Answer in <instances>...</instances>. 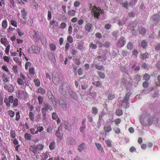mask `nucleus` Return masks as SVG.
Returning a JSON list of instances; mask_svg holds the SVG:
<instances>
[{"instance_id":"f257e3e1","label":"nucleus","mask_w":160,"mask_h":160,"mask_svg":"<svg viewBox=\"0 0 160 160\" xmlns=\"http://www.w3.org/2000/svg\"><path fill=\"white\" fill-rule=\"evenodd\" d=\"M153 119L150 115L142 116L140 119L141 124L144 126H150L153 123Z\"/></svg>"},{"instance_id":"f03ea898","label":"nucleus","mask_w":160,"mask_h":160,"mask_svg":"<svg viewBox=\"0 0 160 160\" xmlns=\"http://www.w3.org/2000/svg\"><path fill=\"white\" fill-rule=\"evenodd\" d=\"M43 107L42 108V121L45 122L46 119L47 112L49 110L51 111L52 110V106L48 103L45 102L43 103Z\"/></svg>"},{"instance_id":"7ed1b4c3","label":"nucleus","mask_w":160,"mask_h":160,"mask_svg":"<svg viewBox=\"0 0 160 160\" xmlns=\"http://www.w3.org/2000/svg\"><path fill=\"white\" fill-rule=\"evenodd\" d=\"M69 86L67 83H62L59 88V90L62 94L69 97V93L70 90L69 89Z\"/></svg>"},{"instance_id":"20e7f679","label":"nucleus","mask_w":160,"mask_h":160,"mask_svg":"<svg viewBox=\"0 0 160 160\" xmlns=\"http://www.w3.org/2000/svg\"><path fill=\"white\" fill-rule=\"evenodd\" d=\"M18 99L15 98L14 99L13 97L12 96H10L8 98H5L4 102L6 103L7 106L9 107L10 106V103L13 102V105L14 107H16L18 104Z\"/></svg>"},{"instance_id":"39448f33","label":"nucleus","mask_w":160,"mask_h":160,"mask_svg":"<svg viewBox=\"0 0 160 160\" xmlns=\"http://www.w3.org/2000/svg\"><path fill=\"white\" fill-rule=\"evenodd\" d=\"M90 9L92 10V12L93 13L94 17L98 18H99L100 14L103 13V10L97 8L96 7H90Z\"/></svg>"},{"instance_id":"423d86ee","label":"nucleus","mask_w":160,"mask_h":160,"mask_svg":"<svg viewBox=\"0 0 160 160\" xmlns=\"http://www.w3.org/2000/svg\"><path fill=\"white\" fill-rule=\"evenodd\" d=\"M17 95L19 98L25 99L27 97V93L22 90H19L17 93Z\"/></svg>"},{"instance_id":"0eeeda50","label":"nucleus","mask_w":160,"mask_h":160,"mask_svg":"<svg viewBox=\"0 0 160 160\" xmlns=\"http://www.w3.org/2000/svg\"><path fill=\"white\" fill-rule=\"evenodd\" d=\"M30 36L34 40H37L39 38L38 33L33 30L32 29L30 31Z\"/></svg>"},{"instance_id":"6e6552de","label":"nucleus","mask_w":160,"mask_h":160,"mask_svg":"<svg viewBox=\"0 0 160 160\" xmlns=\"http://www.w3.org/2000/svg\"><path fill=\"white\" fill-rule=\"evenodd\" d=\"M119 105L121 106L122 108L123 107L125 108H127L129 107L128 100L124 98L122 101L119 102Z\"/></svg>"},{"instance_id":"1a4fd4ad","label":"nucleus","mask_w":160,"mask_h":160,"mask_svg":"<svg viewBox=\"0 0 160 160\" xmlns=\"http://www.w3.org/2000/svg\"><path fill=\"white\" fill-rule=\"evenodd\" d=\"M126 40L125 39L122 37H121L118 40L117 45L120 47H123L125 44Z\"/></svg>"},{"instance_id":"9d476101","label":"nucleus","mask_w":160,"mask_h":160,"mask_svg":"<svg viewBox=\"0 0 160 160\" xmlns=\"http://www.w3.org/2000/svg\"><path fill=\"white\" fill-rule=\"evenodd\" d=\"M66 142L67 144L68 145L73 146L76 144V142L75 139L72 138H68L66 140Z\"/></svg>"},{"instance_id":"9b49d317","label":"nucleus","mask_w":160,"mask_h":160,"mask_svg":"<svg viewBox=\"0 0 160 160\" xmlns=\"http://www.w3.org/2000/svg\"><path fill=\"white\" fill-rule=\"evenodd\" d=\"M159 16L158 14L153 15L151 17V19L155 24H157L159 21Z\"/></svg>"},{"instance_id":"f8f14e48","label":"nucleus","mask_w":160,"mask_h":160,"mask_svg":"<svg viewBox=\"0 0 160 160\" xmlns=\"http://www.w3.org/2000/svg\"><path fill=\"white\" fill-rule=\"evenodd\" d=\"M48 96L49 100L52 102L53 103V104H56V102L54 100V96L52 95V93L51 91L48 90Z\"/></svg>"},{"instance_id":"ddd939ff","label":"nucleus","mask_w":160,"mask_h":160,"mask_svg":"<svg viewBox=\"0 0 160 160\" xmlns=\"http://www.w3.org/2000/svg\"><path fill=\"white\" fill-rule=\"evenodd\" d=\"M52 78L53 82H58L59 81V77L58 73L53 72L52 74Z\"/></svg>"},{"instance_id":"4468645a","label":"nucleus","mask_w":160,"mask_h":160,"mask_svg":"<svg viewBox=\"0 0 160 160\" xmlns=\"http://www.w3.org/2000/svg\"><path fill=\"white\" fill-rule=\"evenodd\" d=\"M59 102L60 105L61 106L63 109L64 110H66V103L65 101L60 98L59 100Z\"/></svg>"},{"instance_id":"2eb2a0df","label":"nucleus","mask_w":160,"mask_h":160,"mask_svg":"<svg viewBox=\"0 0 160 160\" xmlns=\"http://www.w3.org/2000/svg\"><path fill=\"white\" fill-rule=\"evenodd\" d=\"M137 23L135 22L130 23L128 25V28L132 30H134L137 25Z\"/></svg>"},{"instance_id":"dca6fc26","label":"nucleus","mask_w":160,"mask_h":160,"mask_svg":"<svg viewBox=\"0 0 160 160\" xmlns=\"http://www.w3.org/2000/svg\"><path fill=\"white\" fill-rule=\"evenodd\" d=\"M4 88L7 90H8V92H12L14 90L13 86L11 84L6 85L5 84L4 86Z\"/></svg>"},{"instance_id":"f3484780","label":"nucleus","mask_w":160,"mask_h":160,"mask_svg":"<svg viewBox=\"0 0 160 160\" xmlns=\"http://www.w3.org/2000/svg\"><path fill=\"white\" fill-rule=\"evenodd\" d=\"M32 50L34 52L38 54L39 52L40 49L38 47L33 45L32 47Z\"/></svg>"},{"instance_id":"a211bd4d","label":"nucleus","mask_w":160,"mask_h":160,"mask_svg":"<svg viewBox=\"0 0 160 160\" xmlns=\"http://www.w3.org/2000/svg\"><path fill=\"white\" fill-rule=\"evenodd\" d=\"M92 25L90 23L87 24L84 26V28L86 31L90 32H91L92 30Z\"/></svg>"},{"instance_id":"6ab92c4d","label":"nucleus","mask_w":160,"mask_h":160,"mask_svg":"<svg viewBox=\"0 0 160 160\" xmlns=\"http://www.w3.org/2000/svg\"><path fill=\"white\" fill-rule=\"evenodd\" d=\"M95 145L96 147H97L98 150H99L101 153H103L104 152L103 149L102 147L100 144L95 143Z\"/></svg>"},{"instance_id":"aec40b11","label":"nucleus","mask_w":160,"mask_h":160,"mask_svg":"<svg viewBox=\"0 0 160 160\" xmlns=\"http://www.w3.org/2000/svg\"><path fill=\"white\" fill-rule=\"evenodd\" d=\"M22 16L23 19H25L26 18L27 12L25 8H23L21 11Z\"/></svg>"},{"instance_id":"412c9836","label":"nucleus","mask_w":160,"mask_h":160,"mask_svg":"<svg viewBox=\"0 0 160 160\" xmlns=\"http://www.w3.org/2000/svg\"><path fill=\"white\" fill-rule=\"evenodd\" d=\"M77 48L82 52L84 50V48L83 47V43L82 42H78Z\"/></svg>"},{"instance_id":"4be33fe9","label":"nucleus","mask_w":160,"mask_h":160,"mask_svg":"<svg viewBox=\"0 0 160 160\" xmlns=\"http://www.w3.org/2000/svg\"><path fill=\"white\" fill-rule=\"evenodd\" d=\"M64 126L66 129L70 130L71 129V126L68 121L64 122Z\"/></svg>"},{"instance_id":"5701e85b","label":"nucleus","mask_w":160,"mask_h":160,"mask_svg":"<svg viewBox=\"0 0 160 160\" xmlns=\"http://www.w3.org/2000/svg\"><path fill=\"white\" fill-rule=\"evenodd\" d=\"M61 129L60 127H59L58 130L56 132L55 135L57 137L60 138L62 136V133L60 132Z\"/></svg>"},{"instance_id":"b1692460","label":"nucleus","mask_w":160,"mask_h":160,"mask_svg":"<svg viewBox=\"0 0 160 160\" xmlns=\"http://www.w3.org/2000/svg\"><path fill=\"white\" fill-rule=\"evenodd\" d=\"M86 148L85 145L84 143H82L78 147V149L79 152L82 151Z\"/></svg>"},{"instance_id":"393cba45","label":"nucleus","mask_w":160,"mask_h":160,"mask_svg":"<svg viewBox=\"0 0 160 160\" xmlns=\"http://www.w3.org/2000/svg\"><path fill=\"white\" fill-rule=\"evenodd\" d=\"M103 129L106 134L107 132H110L112 130V128L110 126H106L104 127Z\"/></svg>"},{"instance_id":"a878e982","label":"nucleus","mask_w":160,"mask_h":160,"mask_svg":"<svg viewBox=\"0 0 160 160\" xmlns=\"http://www.w3.org/2000/svg\"><path fill=\"white\" fill-rule=\"evenodd\" d=\"M43 147L44 146L43 145L39 144L36 147H35V146H34L33 147V149H36L37 151H40L42 150Z\"/></svg>"},{"instance_id":"bb28decb","label":"nucleus","mask_w":160,"mask_h":160,"mask_svg":"<svg viewBox=\"0 0 160 160\" xmlns=\"http://www.w3.org/2000/svg\"><path fill=\"white\" fill-rule=\"evenodd\" d=\"M70 95V97L72 98H73L75 99H76L77 98V97L76 94L72 92L71 90L69 92V95Z\"/></svg>"},{"instance_id":"cd10ccee","label":"nucleus","mask_w":160,"mask_h":160,"mask_svg":"<svg viewBox=\"0 0 160 160\" xmlns=\"http://www.w3.org/2000/svg\"><path fill=\"white\" fill-rule=\"evenodd\" d=\"M31 3L32 6H33V8L34 9H37L38 8L37 3L35 0H31L30 1Z\"/></svg>"},{"instance_id":"c85d7f7f","label":"nucleus","mask_w":160,"mask_h":160,"mask_svg":"<svg viewBox=\"0 0 160 160\" xmlns=\"http://www.w3.org/2000/svg\"><path fill=\"white\" fill-rule=\"evenodd\" d=\"M139 33L141 34H144L146 33V29L143 27H139Z\"/></svg>"},{"instance_id":"c756f323","label":"nucleus","mask_w":160,"mask_h":160,"mask_svg":"<svg viewBox=\"0 0 160 160\" xmlns=\"http://www.w3.org/2000/svg\"><path fill=\"white\" fill-rule=\"evenodd\" d=\"M8 41L7 38H1V42L5 46L7 45V42Z\"/></svg>"},{"instance_id":"7c9ffc66","label":"nucleus","mask_w":160,"mask_h":160,"mask_svg":"<svg viewBox=\"0 0 160 160\" xmlns=\"http://www.w3.org/2000/svg\"><path fill=\"white\" fill-rule=\"evenodd\" d=\"M127 18H123L121 20L119 21L118 23L120 25L122 26L125 24L127 20Z\"/></svg>"},{"instance_id":"2f4dec72","label":"nucleus","mask_w":160,"mask_h":160,"mask_svg":"<svg viewBox=\"0 0 160 160\" xmlns=\"http://www.w3.org/2000/svg\"><path fill=\"white\" fill-rule=\"evenodd\" d=\"M2 78L3 81L5 83L9 81V78H8V76L4 74L2 76Z\"/></svg>"},{"instance_id":"473e14b6","label":"nucleus","mask_w":160,"mask_h":160,"mask_svg":"<svg viewBox=\"0 0 160 160\" xmlns=\"http://www.w3.org/2000/svg\"><path fill=\"white\" fill-rule=\"evenodd\" d=\"M2 27L3 29H6L8 25V23L6 20H5L2 21Z\"/></svg>"},{"instance_id":"72a5a7b5","label":"nucleus","mask_w":160,"mask_h":160,"mask_svg":"<svg viewBox=\"0 0 160 160\" xmlns=\"http://www.w3.org/2000/svg\"><path fill=\"white\" fill-rule=\"evenodd\" d=\"M76 12L75 10H70L68 11V13L69 15L70 16H74L75 15Z\"/></svg>"},{"instance_id":"f704fd0d","label":"nucleus","mask_w":160,"mask_h":160,"mask_svg":"<svg viewBox=\"0 0 160 160\" xmlns=\"http://www.w3.org/2000/svg\"><path fill=\"white\" fill-rule=\"evenodd\" d=\"M55 143L54 142H51L49 144V148L51 150H53L55 148Z\"/></svg>"},{"instance_id":"c9c22d12","label":"nucleus","mask_w":160,"mask_h":160,"mask_svg":"<svg viewBox=\"0 0 160 160\" xmlns=\"http://www.w3.org/2000/svg\"><path fill=\"white\" fill-rule=\"evenodd\" d=\"M31 135L28 133H26L24 135V138L26 140H30L31 139Z\"/></svg>"},{"instance_id":"e433bc0d","label":"nucleus","mask_w":160,"mask_h":160,"mask_svg":"<svg viewBox=\"0 0 160 160\" xmlns=\"http://www.w3.org/2000/svg\"><path fill=\"white\" fill-rule=\"evenodd\" d=\"M49 46L51 50L54 51L56 50V46L54 44L52 43H50Z\"/></svg>"},{"instance_id":"4c0bfd02","label":"nucleus","mask_w":160,"mask_h":160,"mask_svg":"<svg viewBox=\"0 0 160 160\" xmlns=\"http://www.w3.org/2000/svg\"><path fill=\"white\" fill-rule=\"evenodd\" d=\"M33 21L32 19L30 18L27 21V24L29 26H31L32 24Z\"/></svg>"},{"instance_id":"58836bf2","label":"nucleus","mask_w":160,"mask_h":160,"mask_svg":"<svg viewBox=\"0 0 160 160\" xmlns=\"http://www.w3.org/2000/svg\"><path fill=\"white\" fill-rule=\"evenodd\" d=\"M141 46L143 48H145L147 46V43L145 41L143 40L142 41Z\"/></svg>"},{"instance_id":"ea45409f","label":"nucleus","mask_w":160,"mask_h":160,"mask_svg":"<svg viewBox=\"0 0 160 160\" xmlns=\"http://www.w3.org/2000/svg\"><path fill=\"white\" fill-rule=\"evenodd\" d=\"M38 101L39 104L40 105L42 104L43 101V98L42 96H39L38 97Z\"/></svg>"},{"instance_id":"a19ab883","label":"nucleus","mask_w":160,"mask_h":160,"mask_svg":"<svg viewBox=\"0 0 160 160\" xmlns=\"http://www.w3.org/2000/svg\"><path fill=\"white\" fill-rule=\"evenodd\" d=\"M38 92L39 93H41V94H43L45 93V90L42 88L40 87L39 88L38 90Z\"/></svg>"},{"instance_id":"79ce46f5","label":"nucleus","mask_w":160,"mask_h":160,"mask_svg":"<svg viewBox=\"0 0 160 160\" xmlns=\"http://www.w3.org/2000/svg\"><path fill=\"white\" fill-rule=\"evenodd\" d=\"M29 117L32 121L34 120V115L32 112H30L29 113Z\"/></svg>"},{"instance_id":"37998d69","label":"nucleus","mask_w":160,"mask_h":160,"mask_svg":"<svg viewBox=\"0 0 160 160\" xmlns=\"http://www.w3.org/2000/svg\"><path fill=\"white\" fill-rule=\"evenodd\" d=\"M112 34L113 36L117 38L119 35V32L118 31H114L112 32Z\"/></svg>"},{"instance_id":"c03bdc74","label":"nucleus","mask_w":160,"mask_h":160,"mask_svg":"<svg viewBox=\"0 0 160 160\" xmlns=\"http://www.w3.org/2000/svg\"><path fill=\"white\" fill-rule=\"evenodd\" d=\"M34 82L35 83V85L38 86L39 87L40 85V83L39 80L38 79H34Z\"/></svg>"},{"instance_id":"a18cd8bd","label":"nucleus","mask_w":160,"mask_h":160,"mask_svg":"<svg viewBox=\"0 0 160 160\" xmlns=\"http://www.w3.org/2000/svg\"><path fill=\"white\" fill-rule=\"evenodd\" d=\"M122 111L121 110H118L116 111V114L118 116H121L122 114Z\"/></svg>"},{"instance_id":"49530a36","label":"nucleus","mask_w":160,"mask_h":160,"mask_svg":"<svg viewBox=\"0 0 160 160\" xmlns=\"http://www.w3.org/2000/svg\"><path fill=\"white\" fill-rule=\"evenodd\" d=\"M115 98V96L113 94H109L108 96V99L109 100H112Z\"/></svg>"},{"instance_id":"de8ad7c7","label":"nucleus","mask_w":160,"mask_h":160,"mask_svg":"<svg viewBox=\"0 0 160 160\" xmlns=\"http://www.w3.org/2000/svg\"><path fill=\"white\" fill-rule=\"evenodd\" d=\"M67 26V24L65 22H62L60 26V28L62 29H63L65 28Z\"/></svg>"},{"instance_id":"09e8293b","label":"nucleus","mask_w":160,"mask_h":160,"mask_svg":"<svg viewBox=\"0 0 160 160\" xmlns=\"http://www.w3.org/2000/svg\"><path fill=\"white\" fill-rule=\"evenodd\" d=\"M98 73L100 78L103 79L105 78V75L104 73L100 72H98Z\"/></svg>"},{"instance_id":"8fccbe9b","label":"nucleus","mask_w":160,"mask_h":160,"mask_svg":"<svg viewBox=\"0 0 160 160\" xmlns=\"http://www.w3.org/2000/svg\"><path fill=\"white\" fill-rule=\"evenodd\" d=\"M150 76L148 74H146L144 76V78L146 81H148L150 79Z\"/></svg>"},{"instance_id":"3c124183","label":"nucleus","mask_w":160,"mask_h":160,"mask_svg":"<svg viewBox=\"0 0 160 160\" xmlns=\"http://www.w3.org/2000/svg\"><path fill=\"white\" fill-rule=\"evenodd\" d=\"M126 82V78H122L121 81V84L122 85H124L125 84Z\"/></svg>"},{"instance_id":"603ef678","label":"nucleus","mask_w":160,"mask_h":160,"mask_svg":"<svg viewBox=\"0 0 160 160\" xmlns=\"http://www.w3.org/2000/svg\"><path fill=\"white\" fill-rule=\"evenodd\" d=\"M21 28H18L17 30V32H18V35L20 36H22L24 34V33L22 32L21 30Z\"/></svg>"},{"instance_id":"864d4df0","label":"nucleus","mask_w":160,"mask_h":160,"mask_svg":"<svg viewBox=\"0 0 160 160\" xmlns=\"http://www.w3.org/2000/svg\"><path fill=\"white\" fill-rule=\"evenodd\" d=\"M8 113L11 118H13L14 117L15 113L12 111L9 110L8 111Z\"/></svg>"},{"instance_id":"5fc2aeb1","label":"nucleus","mask_w":160,"mask_h":160,"mask_svg":"<svg viewBox=\"0 0 160 160\" xmlns=\"http://www.w3.org/2000/svg\"><path fill=\"white\" fill-rule=\"evenodd\" d=\"M92 113L94 114H96L98 112V109L96 107H93L92 108Z\"/></svg>"},{"instance_id":"6e6d98bb","label":"nucleus","mask_w":160,"mask_h":160,"mask_svg":"<svg viewBox=\"0 0 160 160\" xmlns=\"http://www.w3.org/2000/svg\"><path fill=\"white\" fill-rule=\"evenodd\" d=\"M138 0H131L129 5L131 6L135 5L137 3Z\"/></svg>"},{"instance_id":"4d7b16f0","label":"nucleus","mask_w":160,"mask_h":160,"mask_svg":"<svg viewBox=\"0 0 160 160\" xmlns=\"http://www.w3.org/2000/svg\"><path fill=\"white\" fill-rule=\"evenodd\" d=\"M11 25L13 26L17 27V23L15 21L13 20H11Z\"/></svg>"},{"instance_id":"13d9d810","label":"nucleus","mask_w":160,"mask_h":160,"mask_svg":"<svg viewBox=\"0 0 160 160\" xmlns=\"http://www.w3.org/2000/svg\"><path fill=\"white\" fill-rule=\"evenodd\" d=\"M52 18V13L50 11H48V19L49 20Z\"/></svg>"},{"instance_id":"bf43d9fd","label":"nucleus","mask_w":160,"mask_h":160,"mask_svg":"<svg viewBox=\"0 0 160 160\" xmlns=\"http://www.w3.org/2000/svg\"><path fill=\"white\" fill-rule=\"evenodd\" d=\"M67 41L70 43H72L73 42V38L72 36H69L67 38Z\"/></svg>"},{"instance_id":"052dcab7","label":"nucleus","mask_w":160,"mask_h":160,"mask_svg":"<svg viewBox=\"0 0 160 160\" xmlns=\"http://www.w3.org/2000/svg\"><path fill=\"white\" fill-rule=\"evenodd\" d=\"M49 152H46L45 153L44 155V160L46 159L49 157Z\"/></svg>"},{"instance_id":"680f3d73","label":"nucleus","mask_w":160,"mask_h":160,"mask_svg":"<svg viewBox=\"0 0 160 160\" xmlns=\"http://www.w3.org/2000/svg\"><path fill=\"white\" fill-rule=\"evenodd\" d=\"M10 135L12 138H14L16 137L15 131L13 130L11 131Z\"/></svg>"},{"instance_id":"e2e57ef3","label":"nucleus","mask_w":160,"mask_h":160,"mask_svg":"<svg viewBox=\"0 0 160 160\" xmlns=\"http://www.w3.org/2000/svg\"><path fill=\"white\" fill-rule=\"evenodd\" d=\"M148 54L147 53H145L142 55V59H146L148 57Z\"/></svg>"},{"instance_id":"0e129e2a","label":"nucleus","mask_w":160,"mask_h":160,"mask_svg":"<svg viewBox=\"0 0 160 160\" xmlns=\"http://www.w3.org/2000/svg\"><path fill=\"white\" fill-rule=\"evenodd\" d=\"M58 116L57 114L55 112H53L52 113V119H56L58 118Z\"/></svg>"},{"instance_id":"69168bd1","label":"nucleus","mask_w":160,"mask_h":160,"mask_svg":"<svg viewBox=\"0 0 160 160\" xmlns=\"http://www.w3.org/2000/svg\"><path fill=\"white\" fill-rule=\"evenodd\" d=\"M29 71L30 73L31 74L33 75L35 73L34 69L33 68H30L29 69Z\"/></svg>"},{"instance_id":"338daca9","label":"nucleus","mask_w":160,"mask_h":160,"mask_svg":"<svg viewBox=\"0 0 160 160\" xmlns=\"http://www.w3.org/2000/svg\"><path fill=\"white\" fill-rule=\"evenodd\" d=\"M10 47V45H8L6 47V48L5 49V52L7 54H8L9 51V49Z\"/></svg>"},{"instance_id":"774afa93","label":"nucleus","mask_w":160,"mask_h":160,"mask_svg":"<svg viewBox=\"0 0 160 160\" xmlns=\"http://www.w3.org/2000/svg\"><path fill=\"white\" fill-rule=\"evenodd\" d=\"M121 54L123 57H126L127 56L128 52L126 51H122Z\"/></svg>"}]
</instances>
